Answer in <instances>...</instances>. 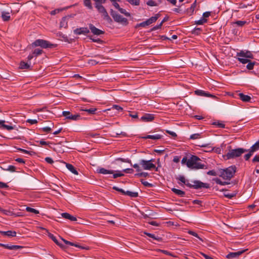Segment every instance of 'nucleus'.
Here are the masks:
<instances>
[{
	"label": "nucleus",
	"instance_id": "nucleus-1",
	"mask_svg": "<svg viewBox=\"0 0 259 259\" xmlns=\"http://www.w3.org/2000/svg\"><path fill=\"white\" fill-rule=\"evenodd\" d=\"M177 179L180 181L184 184L186 185L189 188H193L195 189H199L201 188H208L209 185L207 183H203L200 181L195 180L193 181V184H191L189 183V181L186 180L183 176H179L177 178Z\"/></svg>",
	"mask_w": 259,
	"mask_h": 259
},
{
	"label": "nucleus",
	"instance_id": "nucleus-2",
	"mask_svg": "<svg viewBox=\"0 0 259 259\" xmlns=\"http://www.w3.org/2000/svg\"><path fill=\"white\" fill-rule=\"evenodd\" d=\"M200 160L198 157L192 155L188 159L187 162V166L188 167L194 169L207 168V167L204 164H201L199 162Z\"/></svg>",
	"mask_w": 259,
	"mask_h": 259
},
{
	"label": "nucleus",
	"instance_id": "nucleus-3",
	"mask_svg": "<svg viewBox=\"0 0 259 259\" xmlns=\"http://www.w3.org/2000/svg\"><path fill=\"white\" fill-rule=\"evenodd\" d=\"M236 169L235 166H231L225 169H220L218 170V176L224 180H230L234 176Z\"/></svg>",
	"mask_w": 259,
	"mask_h": 259
},
{
	"label": "nucleus",
	"instance_id": "nucleus-4",
	"mask_svg": "<svg viewBox=\"0 0 259 259\" xmlns=\"http://www.w3.org/2000/svg\"><path fill=\"white\" fill-rule=\"evenodd\" d=\"M247 151V150L246 149L242 148H239L235 149H230L225 156L228 159H233L239 157L243 153Z\"/></svg>",
	"mask_w": 259,
	"mask_h": 259
},
{
	"label": "nucleus",
	"instance_id": "nucleus-5",
	"mask_svg": "<svg viewBox=\"0 0 259 259\" xmlns=\"http://www.w3.org/2000/svg\"><path fill=\"white\" fill-rule=\"evenodd\" d=\"M32 46L33 47H40L44 49L52 48L55 46L54 45L51 44L49 41L41 39L35 40L32 43Z\"/></svg>",
	"mask_w": 259,
	"mask_h": 259
},
{
	"label": "nucleus",
	"instance_id": "nucleus-6",
	"mask_svg": "<svg viewBox=\"0 0 259 259\" xmlns=\"http://www.w3.org/2000/svg\"><path fill=\"white\" fill-rule=\"evenodd\" d=\"M153 161L152 159L149 160L141 159L139 160V164L144 170H151L156 168L155 165L152 163Z\"/></svg>",
	"mask_w": 259,
	"mask_h": 259
},
{
	"label": "nucleus",
	"instance_id": "nucleus-7",
	"mask_svg": "<svg viewBox=\"0 0 259 259\" xmlns=\"http://www.w3.org/2000/svg\"><path fill=\"white\" fill-rule=\"evenodd\" d=\"M110 14L115 22L121 23L123 25H125L127 24V19L119 15L116 12L113 11L112 9H111L110 10Z\"/></svg>",
	"mask_w": 259,
	"mask_h": 259
},
{
	"label": "nucleus",
	"instance_id": "nucleus-8",
	"mask_svg": "<svg viewBox=\"0 0 259 259\" xmlns=\"http://www.w3.org/2000/svg\"><path fill=\"white\" fill-rule=\"evenodd\" d=\"M62 115L67 119H71L72 120L76 121L80 119V116L79 114H76L73 115L69 111H63Z\"/></svg>",
	"mask_w": 259,
	"mask_h": 259
},
{
	"label": "nucleus",
	"instance_id": "nucleus-9",
	"mask_svg": "<svg viewBox=\"0 0 259 259\" xmlns=\"http://www.w3.org/2000/svg\"><path fill=\"white\" fill-rule=\"evenodd\" d=\"M247 249H243L237 252H230L226 256L228 259H235L238 258L240 255L245 252Z\"/></svg>",
	"mask_w": 259,
	"mask_h": 259
},
{
	"label": "nucleus",
	"instance_id": "nucleus-10",
	"mask_svg": "<svg viewBox=\"0 0 259 259\" xmlns=\"http://www.w3.org/2000/svg\"><path fill=\"white\" fill-rule=\"evenodd\" d=\"M89 26L91 32L94 35H100L104 33V31L96 28L94 25L92 24H90Z\"/></svg>",
	"mask_w": 259,
	"mask_h": 259
},
{
	"label": "nucleus",
	"instance_id": "nucleus-11",
	"mask_svg": "<svg viewBox=\"0 0 259 259\" xmlns=\"http://www.w3.org/2000/svg\"><path fill=\"white\" fill-rule=\"evenodd\" d=\"M237 56L240 57H244L247 59L253 58V55L250 51H241L240 52L237 53Z\"/></svg>",
	"mask_w": 259,
	"mask_h": 259
},
{
	"label": "nucleus",
	"instance_id": "nucleus-12",
	"mask_svg": "<svg viewBox=\"0 0 259 259\" xmlns=\"http://www.w3.org/2000/svg\"><path fill=\"white\" fill-rule=\"evenodd\" d=\"M73 32L77 35L86 34L90 32V30L86 27H81L75 29Z\"/></svg>",
	"mask_w": 259,
	"mask_h": 259
},
{
	"label": "nucleus",
	"instance_id": "nucleus-13",
	"mask_svg": "<svg viewBox=\"0 0 259 259\" xmlns=\"http://www.w3.org/2000/svg\"><path fill=\"white\" fill-rule=\"evenodd\" d=\"M195 93L197 95L200 96L211 97L214 99L216 98V97L214 95H211L208 93H207L204 91L200 90H197L195 91Z\"/></svg>",
	"mask_w": 259,
	"mask_h": 259
},
{
	"label": "nucleus",
	"instance_id": "nucleus-14",
	"mask_svg": "<svg viewBox=\"0 0 259 259\" xmlns=\"http://www.w3.org/2000/svg\"><path fill=\"white\" fill-rule=\"evenodd\" d=\"M154 118V115L152 114H145L141 117L140 120L144 122H150Z\"/></svg>",
	"mask_w": 259,
	"mask_h": 259
},
{
	"label": "nucleus",
	"instance_id": "nucleus-15",
	"mask_svg": "<svg viewBox=\"0 0 259 259\" xmlns=\"http://www.w3.org/2000/svg\"><path fill=\"white\" fill-rule=\"evenodd\" d=\"M0 246L5 247V248L9 249L10 250H16L20 248H22L21 246L19 245H10L9 244H5L0 243Z\"/></svg>",
	"mask_w": 259,
	"mask_h": 259
},
{
	"label": "nucleus",
	"instance_id": "nucleus-16",
	"mask_svg": "<svg viewBox=\"0 0 259 259\" xmlns=\"http://www.w3.org/2000/svg\"><path fill=\"white\" fill-rule=\"evenodd\" d=\"M237 95L242 101L245 102H250L251 98L249 96L244 95L241 93H238Z\"/></svg>",
	"mask_w": 259,
	"mask_h": 259
},
{
	"label": "nucleus",
	"instance_id": "nucleus-17",
	"mask_svg": "<svg viewBox=\"0 0 259 259\" xmlns=\"http://www.w3.org/2000/svg\"><path fill=\"white\" fill-rule=\"evenodd\" d=\"M97 171L98 173L103 175L112 174L114 172L113 170H108L103 167H99L97 169Z\"/></svg>",
	"mask_w": 259,
	"mask_h": 259
},
{
	"label": "nucleus",
	"instance_id": "nucleus-18",
	"mask_svg": "<svg viewBox=\"0 0 259 259\" xmlns=\"http://www.w3.org/2000/svg\"><path fill=\"white\" fill-rule=\"evenodd\" d=\"M162 135L158 134H155L154 135H147L146 137H143L144 139H151L152 140H158L160 139L162 137Z\"/></svg>",
	"mask_w": 259,
	"mask_h": 259
},
{
	"label": "nucleus",
	"instance_id": "nucleus-19",
	"mask_svg": "<svg viewBox=\"0 0 259 259\" xmlns=\"http://www.w3.org/2000/svg\"><path fill=\"white\" fill-rule=\"evenodd\" d=\"M61 215L63 218L69 220L71 221H76L77 220L76 218L75 217L72 216L67 212L62 213Z\"/></svg>",
	"mask_w": 259,
	"mask_h": 259
},
{
	"label": "nucleus",
	"instance_id": "nucleus-20",
	"mask_svg": "<svg viewBox=\"0 0 259 259\" xmlns=\"http://www.w3.org/2000/svg\"><path fill=\"white\" fill-rule=\"evenodd\" d=\"M2 19L4 21H8L11 19V16L9 12H7L5 11H3L2 12L1 16Z\"/></svg>",
	"mask_w": 259,
	"mask_h": 259
},
{
	"label": "nucleus",
	"instance_id": "nucleus-21",
	"mask_svg": "<svg viewBox=\"0 0 259 259\" xmlns=\"http://www.w3.org/2000/svg\"><path fill=\"white\" fill-rule=\"evenodd\" d=\"M66 167L72 173L74 174V175H77L78 174L77 171L75 169L74 167L71 164L69 163H66Z\"/></svg>",
	"mask_w": 259,
	"mask_h": 259
},
{
	"label": "nucleus",
	"instance_id": "nucleus-22",
	"mask_svg": "<svg viewBox=\"0 0 259 259\" xmlns=\"http://www.w3.org/2000/svg\"><path fill=\"white\" fill-rule=\"evenodd\" d=\"M0 233L2 235H6L9 237H15L16 235V232L12 231H1Z\"/></svg>",
	"mask_w": 259,
	"mask_h": 259
},
{
	"label": "nucleus",
	"instance_id": "nucleus-23",
	"mask_svg": "<svg viewBox=\"0 0 259 259\" xmlns=\"http://www.w3.org/2000/svg\"><path fill=\"white\" fill-rule=\"evenodd\" d=\"M5 120H0V125H1V127L4 128H6L8 131L12 130L14 128V127L11 125H8L5 124Z\"/></svg>",
	"mask_w": 259,
	"mask_h": 259
},
{
	"label": "nucleus",
	"instance_id": "nucleus-24",
	"mask_svg": "<svg viewBox=\"0 0 259 259\" xmlns=\"http://www.w3.org/2000/svg\"><path fill=\"white\" fill-rule=\"evenodd\" d=\"M101 14H102V17L103 18V19L105 20H106V21H107L109 23H110L112 22V19L109 17V16L106 11H105L103 13H101Z\"/></svg>",
	"mask_w": 259,
	"mask_h": 259
},
{
	"label": "nucleus",
	"instance_id": "nucleus-25",
	"mask_svg": "<svg viewBox=\"0 0 259 259\" xmlns=\"http://www.w3.org/2000/svg\"><path fill=\"white\" fill-rule=\"evenodd\" d=\"M171 190L176 194H177L181 197H184L185 195V194L184 191L179 190V189H177L176 188H172L171 189Z\"/></svg>",
	"mask_w": 259,
	"mask_h": 259
},
{
	"label": "nucleus",
	"instance_id": "nucleus-26",
	"mask_svg": "<svg viewBox=\"0 0 259 259\" xmlns=\"http://www.w3.org/2000/svg\"><path fill=\"white\" fill-rule=\"evenodd\" d=\"M124 195L129 196L131 197L136 198L138 196V193L136 192H132L130 191H125Z\"/></svg>",
	"mask_w": 259,
	"mask_h": 259
},
{
	"label": "nucleus",
	"instance_id": "nucleus-27",
	"mask_svg": "<svg viewBox=\"0 0 259 259\" xmlns=\"http://www.w3.org/2000/svg\"><path fill=\"white\" fill-rule=\"evenodd\" d=\"M30 67V63L22 61L20 63V68L22 69H29Z\"/></svg>",
	"mask_w": 259,
	"mask_h": 259
},
{
	"label": "nucleus",
	"instance_id": "nucleus-28",
	"mask_svg": "<svg viewBox=\"0 0 259 259\" xmlns=\"http://www.w3.org/2000/svg\"><path fill=\"white\" fill-rule=\"evenodd\" d=\"M111 110H116L118 111V112H119L122 111L123 108L118 105H114L111 108L108 109L106 111H111Z\"/></svg>",
	"mask_w": 259,
	"mask_h": 259
},
{
	"label": "nucleus",
	"instance_id": "nucleus-29",
	"mask_svg": "<svg viewBox=\"0 0 259 259\" xmlns=\"http://www.w3.org/2000/svg\"><path fill=\"white\" fill-rule=\"evenodd\" d=\"M246 150H247V152H248V153L244 155V158L246 160H248L255 152L252 151L251 148Z\"/></svg>",
	"mask_w": 259,
	"mask_h": 259
},
{
	"label": "nucleus",
	"instance_id": "nucleus-30",
	"mask_svg": "<svg viewBox=\"0 0 259 259\" xmlns=\"http://www.w3.org/2000/svg\"><path fill=\"white\" fill-rule=\"evenodd\" d=\"M60 26L61 27L66 28L68 26L67 24V18L66 17H63L61 22Z\"/></svg>",
	"mask_w": 259,
	"mask_h": 259
},
{
	"label": "nucleus",
	"instance_id": "nucleus-31",
	"mask_svg": "<svg viewBox=\"0 0 259 259\" xmlns=\"http://www.w3.org/2000/svg\"><path fill=\"white\" fill-rule=\"evenodd\" d=\"M213 181H214L217 184L221 185L222 186H225L229 184L227 182H222L219 178H214L213 179Z\"/></svg>",
	"mask_w": 259,
	"mask_h": 259
},
{
	"label": "nucleus",
	"instance_id": "nucleus-32",
	"mask_svg": "<svg viewBox=\"0 0 259 259\" xmlns=\"http://www.w3.org/2000/svg\"><path fill=\"white\" fill-rule=\"evenodd\" d=\"M97 110L96 108H92L90 109H82V111L87 112L89 114H94Z\"/></svg>",
	"mask_w": 259,
	"mask_h": 259
},
{
	"label": "nucleus",
	"instance_id": "nucleus-33",
	"mask_svg": "<svg viewBox=\"0 0 259 259\" xmlns=\"http://www.w3.org/2000/svg\"><path fill=\"white\" fill-rule=\"evenodd\" d=\"M252 151L256 152L259 150V140L257 141L251 147Z\"/></svg>",
	"mask_w": 259,
	"mask_h": 259
},
{
	"label": "nucleus",
	"instance_id": "nucleus-34",
	"mask_svg": "<svg viewBox=\"0 0 259 259\" xmlns=\"http://www.w3.org/2000/svg\"><path fill=\"white\" fill-rule=\"evenodd\" d=\"M83 3L85 7L89 9H92L93 6L91 3V0H83Z\"/></svg>",
	"mask_w": 259,
	"mask_h": 259
},
{
	"label": "nucleus",
	"instance_id": "nucleus-35",
	"mask_svg": "<svg viewBox=\"0 0 259 259\" xmlns=\"http://www.w3.org/2000/svg\"><path fill=\"white\" fill-rule=\"evenodd\" d=\"M213 125H215L219 127L225 128V125L222 121H217L212 123Z\"/></svg>",
	"mask_w": 259,
	"mask_h": 259
},
{
	"label": "nucleus",
	"instance_id": "nucleus-36",
	"mask_svg": "<svg viewBox=\"0 0 259 259\" xmlns=\"http://www.w3.org/2000/svg\"><path fill=\"white\" fill-rule=\"evenodd\" d=\"M246 66L247 69L248 70H252L253 68L254 65L256 64L255 62H251L250 60L247 63Z\"/></svg>",
	"mask_w": 259,
	"mask_h": 259
},
{
	"label": "nucleus",
	"instance_id": "nucleus-37",
	"mask_svg": "<svg viewBox=\"0 0 259 259\" xmlns=\"http://www.w3.org/2000/svg\"><path fill=\"white\" fill-rule=\"evenodd\" d=\"M26 210L28 212L34 213V214H38L39 213L38 210H37L35 209H34L33 208L30 207H27L26 208Z\"/></svg>",
	"mask_w": 259,
	"mask_h": 259
},
{
	"label": "nucleus",
	"instance_id": "nucleus-38",
	"mask_svg": "<svg viewBox=\"0 0 259 259\" xmlns=\"http://www.w3.org/2000/svg\"><path fill=\"white\" fill-rule=\"evenodd\" d=\"M238 60L241 62L242 64H246L249 62L250 61L248 59L244 57H238Z\"/></svg>",
	"mask_w": 259,
	"mask_h": 259
},
{
	"label": "nucleus",
	"instance_id": "nucleus-39",
	"mask_svg": "<svg viewBox=\"0 0 259 259\" xmlns=\"http://www.w3.org/2000/svg\"><path fill=\"white\" fill-rule=\"evenodd\" d=\"M236 195V193H225L224 194V195L225 197L229 198L232 199V198L234 197Z\"/></svg>",
	"mask_w": 259,
	"mask_h": 259
},
{
	"label": "nucleus",
	"instance_id": "nucleus-40",
	"mask_svg": "<svg viewBox=\"0 0 259 259\" xmlns=\"http://www.w3.org/2000/svg\"><path fill=\"white\" fill-rule=\"evenodd\" d=\"M113 177L114 179H116L118 177H122L124 176V174L121 171H116V173L113 174Z\"/></svg>",
	"mask_w": 259,
	"mask_h": 259
},
{
	"label": "nucleus",
	"instance_id": "nucleus-41",
	"mask_svg": "<svg viewBox=\"0 0 259 259\" xmlns=\"http://www.w3.org/2000/svg\"><path fill=\"white\" fill-rule=\"evenodd\" d=\"M158 17H159V15L156 14L155 16L152 17L148 19L150 24H151L155 22L157 20Z\"/></svg>",
	"mask_w": 259,
	"mask_h": 259
},
{
	"label": "nucleus",
	"instance_id": "nucleus-42",
	"mask_svg": "<svg viewBox=\"0 0 259 259\" xmlns=\"http://www.w3.org/2000/svg\"><path fill=\"white\" fill-rule=\"evenodd\" d=\"M132 5L139 6L140 5V0H126Z\"/></svg>",
	"mask_w": 259,
	"mask_h": 259
},
{
	"label": "nucleus",
	"instance_id": "nucleus-43",
	"mask_svg": "<svg viewBox=\"0 0 259 259\" xmlns=\"http://www.w3.org/2000/svg\"><path fill=\"white\" fill-rule=\"evenodd\" d=\"M201 138V135L200 134H194L190 136V139L192 140H195L200 139Z\"/></svg>",
	"mask_w": 259,
	"mask_h": 259
},
{
	"label": "nucleus",
	"instance_id": "nucleus-44",
	"mask_svg": "<svg viewBox=\"0 0 259 259\" xmlns=\"http://www.w3.org/2000/svg\"><path fill=\"white\" fill-rule=\"evenodd\" d=\"M207 22V20L205 18H201V19L196 21L195 24L197 25H202L204 23H206Z\"/></svg>",
	"mask_w": 259,
	"mask_h": 259
},
{
	"label": "nucleus",
	"instance_id": "nucleus-45",
	"mask_svg": "<svg viewBox=\"0 0 259 259\" xmlns=\"http://www.w3.org/2000/svg\"><path fill=\"white\" fill-rule=\"evenodd\" d=\"M42 53V51L39 49H36L34 50L33 52V54H34L35 56H39L41 55Z\"/></svg>",
	"mask_w": 259,
	"mask_h": 259
},
{
	"label": "nucleus",
	"instance_id": "nucleus-46",
	"mask_svg": "<svg viewBox=\"0 0 259 259\" xmlns=\"http://www.w3.org/2000/svg\"><path fill=\"white\" fill-rule=\"evenodd\" d=\"M2 213L6 215H12L14 214V213L12 211L9 210H6L4 209H3Z\"/></svg>",
	"mask_w": 259,
	"mask_h": 259
},
{
	"label": "nucleus",
	"instance_id": "nucleus-47",
	"mask_svg": "<svg viewBox=\"0 0 259 259\" xmlns=\"http://www.w3.org/2000/svg\"><path fill=\"white\" fill-rule=\"evenodd\" d=\"M145 234L147 236H148L149 237H151L152 238H153L155 240H159L160 239L159 237H156L154 234H151V233H145Z\"/></svg>",
	"mask_w": 259,
	"mask_h": 259
},
{
	"label": "nucleus",
	"instance_id": "nucleus-48",
	"mask_svg": "<svg viewBox=\"0 0 259 259\" xmlns=\"http://www.w3.org/2000/svg\"><path fill=\"white\" fill-rule=\"evenodd\" d=\"M118 11L122 14H124L125 16L128 17L130 16V14L126 11V10L124 9L120 8Z\"/></svg>",
	"mask_w": 259,
	"mask_h": 259
},
{
	"label": "nucleus",
	"instance_id": "nucleus-49",
	"mask_svg": "<svg viewBox=\"0 0 259 259\" xmlns=\"http://www.w3.org/2000/svg\"><path fill=\"white\" fill-rule=\"evenodd\" d=\"M207 174L210 176H218V171L216 172L214 170H209L207 172Z\"/></svg>",
	"mask_w": 259,
	"mask_h": 259
},
{
	"label": "nucleus",
	"instance_id": "nucleus-50",
	"mask_svg": "<svg viewBox=\"0 0 259 259\" xmlns=\"http://www.w3.org/2000/svg\"><path fill=\"white\" fill-rule=\"evenodd\" d=\"M239 26H242L247 23L245 21H237L235 22Z\"/></svg>",
	"mask_w": 259,
	"mask_h": 259
},
{
	"label": "nucleus",
	"instance_id": "nucleus-51",
	"mask_svg": "<svg viewBox=\"0 0 259 259\" xmlns=\"http://www.w3.org/2000/svg\"><path fill=\"white\" fill-rule=\"evenodd\" d=\"M149 174L147 172H142L141 173L137 174L135 175L136 176L141 177H147Z\"/></svg>",
	"mask_w": 259,
	"mask_h": 259
},
{
	"label": "nucleus",
	"instance_id": "nucleus-52",
	"mask_svg": "<svg viewBox=\"0 0 259 259\" xmlns=\"http://www.w3.org/2000/svg\"><path fill=\"white\" fill-rule=\"evenodd\" d=\"M150 24V22L149 21V20L147 19L146 21H144V22L141 23L140 24H139V26L144 27H145L146 26L149 25Z\"/></svg>",
	"mask_w": 259,
	"mask_h": 259
},
{
	"label": "nucleus",
	"instance_id": "nucleus-53",
	"mask_svg": "<svg viewBox=\"0 0 259 259\" xmlns=\"http://www.w3.org/2000/svg\"><path fill=\"white\" fill-rule=\"evenodd\" d=\"M147 5L149 6H151V7L157 6V3L152 0H150V1H148L147 2Z\"/></svg>",
	"mask_w": 259,
	"mask_h": 259
},
{
	"label": "nucleus",
	"instance_id": "nucleus-54",
	"mask_svg": "<svg viewBox=\"0 0 259 259\" xmlns=\"http://www.w3.org/2000/svg\"><path fill=\"white\" fill-rule=\"evenodd\" d=\"M15 167L13 165H9L8 166L7 168H6V170L11 171V172H14L15 171Z\"/></svg>",
	"mask_w": 259,
	"mask_h": 259
},
{
	"label": "nucleus",
	"instance_id": "nucleus-55",
	"mask_svg": "<svg viewBox=\"0 0 259 259\" xmlns=\"http://www.w3.org/2000/svg\"><path fill=\"white\" fill-rule=\"evenodd\" d=\"M113 189L117 191H118L120 193H121L122 194L124 195L125 191L123 190L122 189L119 188L116 186H113Z\"/></svg>",
	"mask_w": 259,
	"mask_h": 259
},
{
	"label": "nucleus",
	"instance_id": "nucleus-56",
	"mask_svg": "<svg viewBox=\"0 0 259 259\" xmlns=\"http://www.w3.org/2000/svg\"><path fill=\"white\" fill-rule=\"evenodd\" d=\"M113 189L117 191H118L120 193H121L122 194L124 195L125 191L123 190L122 189L119 188L116 186H113Z\"/></svg>",
	"mask_w": 259,
	"mask_h": 259
},
{
	"label": "nucleus",
	"instance_id": "nucleus-57",
	"mask_svg": "<svg viewBox=\"0 0 259 259\" xmlns=\"http://www.w3.org/2000/svg\"><path fill=\"white\" fill-rule=\"evenodd\" d=\"M41 130L44 132L50 133L51 131L52 128L49 126H45L42 127Z\"/></svg>",
	"mask_w": 259,
	"mask_h": 259
},
{
	"label": "nucleus",
	"instance_id": "nucleus-58",
	"mask_svg": "<svg viewBox=\"0 0 259 259\" xmlns=\"http://www.w3.org/2000/svg\"><path fill=\"white\" fill-rule=\"evenodd\" d=\"M141 183L145 186H147V187H151L152 186V184L149 183V182H148L147 181H144L143 180H141Z\"/></svg>",
	"mask_w": 259,
	"mask_h": 259
},
{
	"label": "nucleus",
	"instance_id": "nucleus-59",
	"mask_svg": "<svg viewBox=\"0 0 259 259\" xmlns=\"http://www.w3.org/2000/svg\"><path fill=\"white\" fill-rule=\"evenodd\" d=\"M119 135H122L123 137H125L126 136V134L124 132H120L116 133L115 135H114L113 136L115 137H118Z\"/></svg>",
	"mask_w": 259,
	"mask_h": 259
},
{
	"label": "nucleus",
	"instance_id": "nucleus-60",
	"mask_svg": "<svg viewBox=\"0 0 259 259\" xmlns=\"http://www.w3.org/2000/svg\"><path fill=\"white\" fill-rule=\"evenodd\" d=\"M188 233L192 236H194L196 237H197L198 238H199L200 240H202V239L200 238L199 236H198V235L195 233V232H193L192 231H189L188 232Z\"/></svg>",
	"mask_w": 259,
	"mask_h": 259
},
{
	"label": "nucleus",
	"instance_id": "nucleus-61",
	"mask_svg": "<svg viewBox=\"0 0 259 259\" xmlns=\"http://www.w3.org/2000/svg\"><path fill=\"white\" fill-rule=\"evenodd\" d=\"M99 63V61H97L95 60L91 59L89 61V63L91 65H95Z\"/></svg>",
	"mask_w": 259,
	"mask_h": 259
},
{
	"label": "nucleus",
	"instance_id": "nucleus-62",
	"mask_svg": "<svg viewBox=\"0 0 259 259\" xmlns=\"http://www.w3.org/2000/svg\"><path fill=\"white\" fill-rule=\"evenodd\" d=\"M27 122L31 124H33L36 123L37 122V120L36 119H27Z\"/></svg>",
	"mask_w": 259,
	"mask_h": 259
},
{
	"label": "nucleus",
	"instance_id": "nucleus-63",
	"mask_svg": "<svg viewBox=\"0 0 259 259\" xmlns=\"http://www.w3.org/2000/svg\"><path fill=\"white\" fill-rule=\"evenodd\" d=\"M49 236L50 238H51L56 243H58V240L57 239H56V237L54 236L53 234H49Z\"/></svg>",
	"mask_w": 259,
	"mask_h": 259
},
{
	"label": "nucleus",
	"instance_id": "nucleus-64",
	"mask_svg": "<svg viewBox=\"0 0 259 259\" xmlns=\"http://www.w3.org/2000/svg\"><path fill=\"white\" fill-rule=\"evenodd\" d=\"M253 162H259V155H256L252 160Z\"/></svg>",
	"mask_w": 259,
	"mask_h": 259
}]
</instances>
